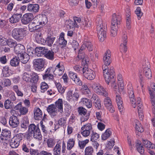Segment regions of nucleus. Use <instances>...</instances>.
<instances>
[{
    "instance_id": "f3484780",
    "label": "nucleus",
    "mask_w": 155,
    "mask_h": 155,
    "mask_svg": "<svg viewBox=\"0 0 155 155\" xmlns=\"http://www.w3.org/2000/svg\"><path fill=\"white\" fill-rule=\"evenodd\" d=\"M33 19L32 14L30 13H26L23 15L21 19V22L23 24L27 25Z\"/></svg>"
},
{
    "instance_id": "dca6fc26",
    "label": "nucleus",
    "mask_w": 155,
    "mask_h": 155,
    "mask_svg": "<svg viewBox=\"0 0 155 155\" xmlns=\"http://www.w3.org/2000/svg\"><path fill=\"white\" fill-rule=\"evenodd\" d=\"M16 110H19L20 114L22 115L26 114L28 112V110L27 107L23 106L21 102H19L14 107Z\"/></svg>"
},
{
    "instance_id": "cd10ccee",
    "label": "nucleus",
    "mask_w": 155,
    "mask_h": 155,
    "mask_svg": "<svg viewBox=\"0 0 155 155\" xmlns=\"http://www.w3.org/2000/svg\"><path fill=\"white\" fill-rule=\"evenodd\" d=\"M1 134L3 137L2 138L1 137V139L3 140L5 138V140H7L10 137L11 133L10 130L5 129L2 130Z\"/></svg>"
},
{
    "instance_id": "13d9d810",
    "label": "nucleus",
    "mask_w": 155,
    "mask_h": 155,
    "mask_svg": "<svg viewBox=\"0 0 155 155\" xmlns=\"http://www.w3.org/2000/svg\"><path fill=\"white\" fill-rule=\"evenodd\" d=\"M19 60L18 59H12L10 61V64L12 66H16L18 65Z\"/></svg>"
},
{
    "instance_id": "338daca9",
    "label": "nucleus",
    "mask_w": 155,
    "mask_h": 155,
    "mask_svg": "<svg viewBox=\"0 0 155 155\" xmlns=\"http://www.w3.org/2000/svg\"><path fill=\"white\" fill-rule=\"evenodd\" d=\"M149 93L150 94V97L151 99L152 104V102H155V93L152 92L151 90H149Z\"/></svg>"
},
{
    "instance_id": "0eeeda50",
    "label": "nucleus",
    "mask_w": 155,
    "mask_h": 155,
    "mask_svg": "<svg viewBox=\"0 0 155 155\" xmlns=\"http://www.w3.org/2000/svg\"><path fill=\"white\" fill-rule=\"evenodd\" d=\"M25 48L23 45L20 44L16 45L14 47V51L16 55L15 57L17 58H27L30 56L31 53H29L30 54H28L25 52Z\"/></svg>"
},
{
    "instance_id": "58836bf2",
    "label": "nucleus",
    "mask_w": 155,
    "mask_h": 155,
    "mask_svg": "<svg viewBox=\"0 0 155 155\" xmlns=\"http://www.w3.org/2000/svg\"><path fill=\"white\" fill-rule=\"evenodd\" d=\"M135 128L136 130L139 132L141 133L144 131V129L142 126L139 121L137 120H136L135 122Z\"/></svg>"
},
{
    "instance_id": "a19ab883",
    "label": "nucleus",
    "mask_w": 155,
    "mask_h": 155,
    "mask_svg": "<svg viewBox=\"0 0 155 155\" xmlns=\"http://www.w3.org/2000/svg\"><path fill=\"white\" fill-rule=\"evenodd\" d=\"M48 147L49 148H52L55 145L56 142L55 140L52 138H49L47 141Z\"/></svg>"
},
{
    "instance_id": "774afa93",
    "label": "nucleus",
    "mask_w": 155,
    "mask_h": 155,
    "mask_svg": "<svg viewBox=\"0 0 155 155\" xmlns=\"http://www.w3.org/2000/svg\"><path fill=\"white\" fill-rule=\"evenodd\" d=\"M7 39L3 37H0V45H5L7 44Z\"/></svg>"
},
{
    "instance_id": "3c124183",
    "label": "nucleus",
    "mask_w": 155,
    "mask_h": 155,
    "mask_svg": "<svg viewBox=\"0 0 155 155\" xmlns=\"http://www.w3.org/2000/svg\"><path fill=\"white\" fill-rule=\"evenodd\" d=\"M40 87L41 92H45L48 87L47 84L45 82H42L41 83Z\"/></svg>"
},
{
    "instance_id": "de8ad7c7",
    "label": "nucleus",
    "mask_w": 155,
    "mask_h": 155,
    "mask_svg": "<svg viewBox=\"0 0 155 155\" xmlns=\"http://www.w3.org/2000/svg\"><path fill=\"white\" fill-rule=\"evenodd\" d=\"M31 80L34 83H35L37 82L39 79V76L38 74L35 72L32 73L31 75Z\"/></svg>"
},
{
    "instance_id": "79ce46f5",
    "label": "nucleus",
    "mask_w": 155,
    "mask_h": 155,
    "mask_svg": "<svg viewBox=\"0 0 155 155\" xmlns=\"http://www.w3.org/2000/svg\"><path fill=\"white\" fill-rule=\"evenodd\" d=\"M13 103L9 99L6 100L4 102V107L6 109H10L13 106Z\"/></svg>"
},
{
    "instance_id": "69168bd1",
    "label": "nucleus",
    "mask_w": 155,
    "mask_h": 155,
    "mask_svg": "<svg viewBox=\"0 0 155 155\" xmlns=\"http://www.w3.org/2000/svg\"><path fill=\"white\" fill-rule=\"evenodd\" d=\"M78 112L81 115L87 113L86 110L83 107H79L78 108Z\"/></svg>"
},
{
    "instance_id": "b1692460",
    "label": "nucleus",
    "mask_w": 155,
    "mask_h": 155,
    "mask_svg": "<svg viewBox=\"0 0 155 155\" xmlns=\"http://www.w3.org/2000/svg\"><path fill=\"white\" fill-rule=\"evenodd\" d=\"M54 105L61 114L63 112V101L61 99H59L55 102Z\"/></svg>"
},
{
    "instance_id": "bf43d9fd",
    "label": "nucleus",
    "mask_w": 155,
    "mask_h": 155,
    "mask_svg": "<svg viewBox=\"0 0 155 155\" xmlns=\"http://www.w3.org/2000/svg\"><path fill=\"white\" fill-rule=\"evenodd\" d=\"M90 62V59H82L81 64L84 66V67H87L88 65Z\"/></svg>"
},
{
    "instance_id": "4be33fe9",
    "label": "nucleus",
    "mask_w": 155,
    "mask_h": 155,
    "mask_svg": "<svg viewBox=\"0 0 155 155\" xmlns=\"http://www.w3.org/2000/svg\"><path fill=\"white\" fill-rule=\"evenodd\" d=\"M9 123L11 126L15 128L18 126L19 124V122L17 117L12 116L9 118Z\"/></svg>"
},
{
    "instance_id": "09e8293b",
    "label": "nucleus",
    "mask_w": 155,
    "mask_h": 155,
    "mask_svg": "<svg viewBox=\"0 0 155 155\" xmlns=\"http://www.w3.org/2000/svg\"><path fill=\"white\" fill-rule=\"evenodd\" d=\"M93 149L91 147H87L85 151V155H93Z\"/></svg>"
},
{
    "instance_id": "393cba45",
    "label": "nucleus",
    "mask_w": 155,
    "mask_h": 155,
    "mask_svg": "<svg viewBox=\"0 0 155 155\" xmlns=\"http://www.w3.org/2000/svg\"><path fill=\"white\" fill-rule=\"evenodd\" d=\"M116 100L118 106V109L120 112H122L124 110L123 105V101L120 96L119 94L116 95Z\"/></svg>"
},
{
    "instance_id": "7ed1b4c3",
    "label": "nucleus",
    "mask_w": 155,
    "mask_h": 155,
    "mask_svg": "<svg viewBox=\"0 0 155 155\" xmlns=\"http://www.w3.org/2000/svg\"><path fill=\"white\" fill-rule=\"evenodd\" d=\"M96 29L98 38L101 42L103 41L106 38V27L104 24H103L102 19L98 17L96 20Z\"/></svg>"
},
{
    "instance_id": "603ef678",
    "label": "nucleus",
    "mask_w": 155,
    "mask_h": 155,
    "mask_svg": "<svg viewBox=\"0 0 155 155\" xmlns=\"http://www.w3.org/2000/svg\"><path fill=\"white\" fill-rule=\"evenodd\" d=\"M43 79L44 80H53L54 79V76L52 74H45L43 76Z\"/></svg>"
},
{
    "instance_id": "2eb2a0df",
    "label": "nucleus",
    "mask_w": 155,
    "mask_h": 155,
    "mask_svg": "<svg viewBox=\"0 0 155 155\" xmlns=\"http://www.w3.org/2000/svg\"><path fill=\"white\" fill-rule=\"evenodd\" d=\"M19 9L16 10V13H15L9 18V21L11 23H16L18 22L20 20L22 14L21 13H19Z\"/></svg>"
},
{
    "instance_id": "37998d69",
    "label": "nucleus",
    "mask_w": 155,
    "mask_h": 155,
    "mask_svg": "<svg viewBox=\"0 0 155 155\" xmlns=\"http://www.w3.org/2000/svg\"><path fill=\"white\" fill-rule=\"evenodd\" d=\"M55 84L58 91L61 94H63L65 92V89L62 87L61 84L59 83L56 82H55Z\"/></svg>"
},
{
    "instance_id": "6ab92c4d",
    "label": "nucleus",
    "mask_w": 155,
    "mask_h": 155,
    "mask_svg": "<svg viewBox=\"0 0 155 155\" xmlns=\"http://www.w3.org/2000/svg\"><path fill=\"white\" fill-rule=\"evenodd\" d=\"M69 76L77 84L81 85L82 84V81L79 78L77 77V74L72 71L69 72Z\"/></svg>"
},
{
    "instance_id": "a211bd4d",
    "label": "nucleus",
    "mask_w": 155,
    "mask_h": 155,
    "mask_svg": "<svg viewBox=\"0 0 155 155\" xmlns=\"http://www.w3.org/2000/svg\"><path fill=\"white\" fill-rule=\"evenodd\" d=\"M150 65L149 63L147 62L145 65H143V72L145 77L148 79L152 77V74L150 69Z\"/></svg>"
},
{
    "instance_id": "5701e85b",
    "label": "nucleus",
    "mask_w": 155,
    "mask_h": 155,
    "mask_svg": "<svg viewBox=\"0 0 155 155\" xmlns=\"http://www.w3.org/2000/svg\"><path fill=\"white\" fill-rule=\"evenodd\" d=\"M37 128H39L38 127H36V126L33 124H31L28 127V133L27 134V139H28L29 138L31 137L33 134L35 133L36 131Z\"/></svg>"
},
{
    "instance_id": "864d4df0",
    "label": "nucleus",
    "mask_w": 155,
    "mask_h": 155,
    "mask_svg": "<svg viewBox=\"0 0 155 155\" xmlns=\"http://www.w3.org/2000/svg\"><path fill=\"white\" fill-rule=\"evenodd\" d=\"M135 13L138 19H140L143 14V13L141 11L140 8L139 7H137L135 11Z\"/></svg>"
},
{
    "instance_id": "e433bc0d",
    "label": "nucleus",
    "mask_w": 155,
    "mask_h": 155,
    "mask_svg": "<svg viewBox=\"0 0 155 155\" xmlns=\"http://www.w3.org/2000/svg\"><path fill=\"white\" fill-rule=\"evenodd\" d=\"M75 140L73 138L70 139L67 142V149L68 150H71L74 146Z\"/></svg>"
},
{
    "instance_id": "ddd939ff",
    "label": "nucleus",
    "mask_w": 155,
    "mask_h": 155,
    "mask_svg": "<svg viewBox=\"0 0 155 155\" xmlns=\"http://www.w3.org/2000/svg\"><path fill=\"white\" fill-rule=\"evenodd\" d=\"M80 96L79 93L77 92H73V91L70 90L67 93L66 98L70 102L77 101Z\"/></svg>"
},
{
    "instance_id": "6e6d98bb",
    "label": "nucleus",
    "mask_w": 155,
    "mask_h": 155,
    "mask_svg": "<svg viewBox=\"0 0 155 155\" xmlns=\"http://www.w3.org/2000/svg\"><path fill=\"white\" fill-rule=\"evenodd\" d=\"M89 141V140L87 139L83 141H80L78 143L79 146L81 149L83 148Z\"/></svg>"
},
{
    "instance_id": "4d7b16f0",
    "label": "nucleus",
    "mask_w": 155,
    "mask_h": 155,
    "mask_svg": "<svg viewBox=\"0 0 155 155\" xmlns=\"http://www.w3.org/2000/svg\"><path fill=\"white\" fill-rule=\"evenodd\" d=\"M99 137V134L95 132H93L91 134V140L93 142L95 141Z\"/></svg>"
},
{
    "instance_id": "f03ea898",
    "label": "nucleus",
    "mask_w": 155,
    "mask_h": 155,
    "mask_svg": "<svg viewBox=\"0 0 155 155\" xmlns=\"http://www.w3.org/2000/svg\"><path fill=\"white\" fill-rule=\"evenodd\" d=\"M47 21V18L45 15H38L35 17L33 21L28 25L29 30L30 32L35 31L44 25Z\"/></svg>"
},
{
    "instance_id": "7c9ffc66",
    "label": "nucleus",
    "mask_w": 155,
    "mask_h": 155,
    "mask_svg": "<svg viewBox=\"0 0 155 155\" xmlns=\"http://www.w3.org/2000/svg\"><path fill=\"white\" fill-rule=\"evenodd\" d=\"M81 90L83 94L87 96H90L91 91L86 85L84 84L82 86Z\"/></svg>"
},
{
    "instance_id": "9b49d317",
    "label": "nucleus",
    "mask_w": 155,
    "mask_h": 155,
    "mask_svg": "<svg viewBox=\"0 0 155 155\" xmlns=\"http://www.w3.org/2000/svg\"><path fill=\"white\" fill-rule=\"evenodd\" d=\"M23 134H19L14 136L12 139L10 144L12 148H15L18 147L20 142L22 140Z\"/></svg>"
},
{
    "instance_id": "0e129e2a",
    "label": "nucleus",
    "mask_w": 155,
    "mask_h": 155,
    "mask_svg": "<svg viewBox=\"0 0 155 155\" xmlns=\"http://www.w3.org/2000/svg\"><path fill=\"white\" fill-rule=\"evenodd\" d=\"M66 118L65 117L61 118L58 121V124L60 126H64L66 123Z\"/></svg>"
},
{
    "instance_id": "f704fd0d",
    "label": "nucleus",
    "mask_w": 155,
    "mask_h": 155,
    "mask_svg": "<svg viewBox=\"0 0 155 155\" xmlns=\"http://www.w3.org/2000/svg\"><path fill=\"white\" fill-rule=\"evenodd\" d=\"M56 68L55 69V71H59V74H62L64 71V68L62 63L59 62L56 66Z\"/></svg>"
},
{
    "instance_id": "4468645a",
    "label": "nucleus",
    "mask_w": 155,
    "mask_h": 155,
    "mask_svg": "<svg viewBox=\"0 0 155 155\" xmlns=\"http://www.w3.org/2000/svg\"><path fill=\"white\" fill-rule=\"evenodd\" d=\"M45 63L43 59H35L33 61V64L36 70H41L44 67Z\"/></svg>"
},
{
    "instance_id": "72a5a7b5",
    "label": "nucleus",
    "mask_w": 155,
    "mask_h": 155,
    "mask_svg": "<svg viewBox=\"0 0 155 155\" xmlns=\"http://www.w3.org/2000/svg\"><path fill=\"white\" fill-rule=\"evenodd\" d=\"M10 71L8 67L5 66L3 68L2 74L3 76L8 77L10 75Z\"/></svg>"
},
{
    "instance_id": "c756f323",
    "label": "nucleus",
    "mask_w": 155,
    "mask_h": 155,
    "mask_svg": "<svg viewBox=\"0 0 155 155\" xmlns=\"http://www.w3.org/2000/svg\"><path fill=\"white\" fill-rule=\"evenodd\" d=\"M53 155H61V145L59 143H57L53 150Z\"/></svg>"
},
{
    "instance_id": "bb28decb",
    "label": "nucleus",
    "mask_w": 155,
    "mask_h": 155,
    "mask_svg": "<svg viewBox=\"0 0 155 155\" xmlns=\"http://www.w3.org/2000/svg\"><path fill=\"white\" fill-rule=\"evenodd\" d=\"M28 10L29 12H35L38 11L39 7L38 4H29L27 6Z\"/></svg>"
},
{
    "instance_id": "aec40b11",
    "label": "nucleus",
    "mask_w": 155,
    "mask_h": 155,
    "mask_svg": "<svg viewBox=\"0 0 155 155\" xmlns=\"http://www.w3.org/2000/svg\"><path fill=\"white\" fill-rule=\"evenodd\" d=\"M47 110L48 113L51 116H54L57 115L58 112V110H57L54 104L49 105L47 108Z\"/></svg>"
},
{
    "instance_id": "6e6552de",
    "label": "nucleus",
    "mask_w": 155,
    "mask_h": 155,
    "mask_svg": "<svg viewBox=\"0 0 155 155\" xmlns=\"http://www.w3.org/2000/svg\"><path fill=\"white\" fill-rule=\"evenodd\" d=\"M94 92L98 94L105 97L107 96L108 93L104 87L97 83H94L91 86Z\"/></svg>"
},
{
    "instance_id": "c03bdc74",
    "label": "nucleus",
    "mask_w": 155,
    "mask_h": 155,
    "mask_svg": "<svg viewBox=\"0 0 155 155\" xmlns=\"http://www.w3.org/2000/svg\"><path fill=\"white\" fill-rule=\"evenodd\" d=\"M2 85L4 87H8L10 86L11 84V82L10 79H4L1 82Z\"/></svg>"
},
{
    "instance_id": "052dcab7",
    "label": "nucleus",
    "mask_w": 155,
    "mask_h": 155,
    "mask_svg": "<svg viewBox=\"0 0 155 155\" xmlns=\"http://www.w3.org/2000/svg\"><path fill=\"white\" fill-rule=\"evenodd\" d=\"M31 75L26 72H25L23 75L22 78L23 80L28 82L30 81V77Z\"/></svg>"
},
{
    "instance_id": "49530a36",
    "label": "nucleus",
    "mask_w": 155,
    "mask_h": 155,
    "mask_svg": "<svg viewBox=\"0 0 155 155\" xmlns=\"http://www.w3.org/2000/svg\"><path fill=\"white\" fill-rule=\"evenodd\" d=\"M55 37H48L46 38V43L49 46H51L55 39Z\"/></svg>"
},
{
    "instance_id": "f257e3e1",
    "label": "nucleus",
    "mask_w": 155,
    "mask_h": 155,
    "mask_svg": "<svg viewBox=\"0 0 155 155\" xmlns=\"http://www.w3.org/2000/svg\"><path fill=\"white\" fill-rule=\"evenodd\" d=\"M128 93L129 97L130 102L132 106L135 108L137 105V106L138 112L139 116L141 120H142L143 117V107L142 104L140 101V98L137 97L136 100L134 98V92L133 89V87L131 84H129L127 86Z\"/></svg>"
},
{
    "instance_id": "473e14b6",
    "label": "nucleus",
    "mask_w": 155,
    "mask_h": 155,
    "mask_svg": "<svg viewBox=\"0 0 155 155\" xmlns=\"http://www.w3.org/2000/svg\"><path fill=\"white\" fill-rule=\"evenodd\" d=\"M58 43L59 45L65 46L67 44V41L64 38V33H61L58 39Z\"/></svg>"
},
{
    "instance_id": "1a4fd4ad",
    "label": "nucleus",
    "mask_w": 155,
    "mask_h": 155,
    "mask_svg": "<svg viewBox=\"0 0 155 155\" xmlns=\"http://www.w3.org/2000/svg\"><path fill=\"white\" fill-rule=\"evenodd\" d=\"M108 66L104 64L103 65L102 67L104 78L105 81H109V78H112L113 76L114 75V68L113 67H111L109 69L107 67Z\"/></svg>"
},
{
    "instance_id": "423d86ee",
    "label": "nucleus",
    "mask_w": 155,
    "mask_h": 155,
    "mask_svg": "<svg viewBox=\"0 0 155 155\" xmlns=\"http://www.w3.org/2000/svg\"><path fill=\"white\" fill-rule=\"evenodd\" d=\"M27 30L25 28H15L12 31V35L17 41H21L25 36Z\"/></svg>"
},
{
    "instance_id": "4c0bfd02",
    "label": "nucleus",
    "mask_w": 155,
    "mask_h": 155,
    "mask_svg": "<svg viewBox=\"0 0 155 155\" xmlns=\"http://www.w3.org/2000/svg\"><path fill=\"white\" fill-rule=\"evenodd\" d=\"M33 134L34 138L39 140H41L42 139V136L40 132L39 128H37L36 131Z\"/></svg>"
},
{
    "instance_id": "2f4dec72",
    "label": "nucleus",
    "mask_w": 155,
    "mask_h": 155,
    "mask_svg": "<svg viewBox=\"0 0 155 155\" xmlns=\"http://www.w3.org/2000/svg\"><path fill=\"white\" fill-rule=\"evenodd\" d=\"M112 132L109 129H107L104 132L102 135L101 139L103 140H106L109 137Z\"/></svg>"
},
{
    "instance_id": "ea45409f",
    "label": "nucleus",
    "mask_w": 155,
    "mask_h": 155,
    "mask_svg": "<svg viewBox=\"0 0 155 155\" xmlns=\"http://www.w3.org/2000/svg\"><path fill=\"white\" fill-rule=\"evenodd\" d=\"M136 147L137 151L139 153L142 154L144 153V148L141 145V143L139 141L137 140Z\"/></svg>"
},
{
    "instance_id": "c9c22d12",
    "label": "nucleus",
    "mask_w": 155,
    "mask_h": 155,
    "mask_svg": "<svg viewBox=\"0 0 155 155\" xmlns=\"http://www.w3.org/2000/svg\"><path fill=\"white\" fill-rule=\"evenodd\" d=\"M81 101L88 108H90L92 107V104L90 100L87 98H84L82 99Z\"/></svg>"
},
{
    "instance_id": "c85d7f7f",
    "label": "nucleus",
    "mask_w": 155,
    "mask_h": 155,
    "mask_svg": "<svg viewBox=\"0 0 155 155\" xmlns=\"http://www.w3.org/2000/svg\"><path fill=\"white\" fill-rule=\"evenodd\" d=\"M142 143L145 147L148 149L150 150L154 147L155 145L147 140H143Z\"/></svg>"
},
{
    "instance_id": "412c9836",
    "label": "nucleus",
    "mask_w": 155,
    "mask_h": 155,
    "mask_svg": "<svg viewBox=\"0 0 155 155\" xmlns=\"http://www.w3.org/2000/svg\"><path fill=\"white\" fill-rule=\"evenodd\" d=\"M109 81H105L106 83L108 84H109L110 83L111 87H113L114 91L116 92V93H117V92L118 90V87L117 85L116 81L115 78H114V76H113L112 78H109Z\"/></svg>"
},
{
    "instance_id": "680f3d73",
    "label": "nucleus",
    "mask_w": 155,
    "mask_h": 155,
    "mask_svg": "<svg viewBox=\"0 0 155 155\" xmlns=\"http://www.w3.org/2000/svg\"><path fill=\"white\" fill-rule=\"evenodd\" d=\"M80 120L81 123L87 121L89 118V116L87 113L81 115Z\"/></svg>"
},
{
    "instance_id": "e2e57ef3",
    "label": "nucleus",
    "mask_w": 155,
    "mask_h": 155,
    "mask_svg": "<svg viewBox=\"0 0 155 155\" xmlns=\"http://www.w3.org/2000/svg\"><path fill=\"white\" fill-rule=\"evenodd\" d=\"M104 103L106 107L109 106L112 104V102L109 97H106L104 99Z\"/></svg>"
},
{
    "instance_id": "8fccbe9b",
    "label": "nucleus",
    "mask_w": 155,
    "mask_h": 155,
    "mask_svg": "<svg viewBox=\"0 0 155 155\" xmlns=\"http://www.w3.org/2000/svg\"><path fill=\"white\" fill-rule=\"evenodd\" d=\"M90 99L91 101L94 102L97 100L100 99L97 95L95 93L92 94L91 92L90 96H87Z\"/></svg>"
},
{
    "instance_id": "39448f33",
    "label": "nucleus",
    "mask_w": 155,
    "mask_h": 155,
    "mask_svg": "<svg viewBox=\"0 0 155 155\" xmlns=\"http://www.w3.org/2000/svg\"><path fill=\"white\" fill-rule=\"evenodd\" d=\"M54 49V48H52L51 50H48L45 47H37L35 49V55L38 57L44 55V57L47 58H54V52L52 50Z\"/></svg>"
},
{
    "instance_id": "5fc2aeb1",
    "label": "nucleus",
    "mask_w": 155,
    "mask_h": 155,
    "mask_svg": "<svg viewBox=\"0 0 155 155\" xmlns=\"http://www.w3.org/2000/svg\"><path fill=\"white\" fill-rule=\"evenodd\" d=\"M7 44L10 47L12 48L13 47H15L17 45L16 42L15 41H14L11 39H8L7 40Z\"/></svg>"
},
{
    "instance_id": "a18cd8bd",
    "label": "nucleus",
    "mask_w": 155,
    "mask_h": 155,
    "mask_svg": "<svg viewBox=\"0 0 155 155\" xmlns=\"http://www.w3.org/2000/svg\"><path fill=\"white\" fill-rule=\"evenodd\" d=\"M67 25L69 26L70 28H73L74 27H78L79 26L78 24L74 23V22L71 20H68L66 21Z\"/></svg>"
},
{
    "instance_id": "9d476101",
    "label": "nucleus",
    "mask_w": 155,
    "mask_h": 155,
    "mask_svg": "<svg viewBox=\"0 0 155 155\" xmlns=\"http://www.w3.org/2000/svg\"><path fill=\"white\" fill-rule=\"evenodd\" d=\"M83 75L84 77L88 80H92L95 77V72L88 67H84L83 69Z\"/></svg>"
},
{
    "instance_id": "20e7f679",
    "label": "nucleus",
    "mask_w": 155,
    "mask_h": 155,
    "mask_svg": "<svg viewBox=\"0 0 155 155\" xmlns=\"http://www.w3.org/2000/svg\"><path fill=\"white\" fill-rule=\"evenodd\" d=\"M121 16L115 13L113 14L112 16L110 30V35L113 37H115L117 35L118 25L121 23Z\"/></svg>"
},
{
    "instance_id": "f8f14e48",
    "label": "nucleus",
    "mask_w": 155,
    "mask_h": 155,
    "mask_svg": "<svg viewBox=\"0 0 155 155\" xmlns=\"http://www.w3.org/2000/svg\"><path fill=\"white\" fill-rule=\"evenodd\" d=\"M81 134L85 137H87L89 136L91 131L92 130V125L89 123H87L83 125L81 128Z\"/></svg>"
},
{
    "instance_id": "a878e982",
    "label": "nucleus",
    "mask_w": 155,
    "mask_h": 155,
    "mask_svg": "<svg viewBox=\"0 0 155 155\" xmlns=\"http://www.w3.org/2000/svg\"><path fill=\"white\" fill-rule=\"evenodd\" d=\"M34 117L36 120H41V119L42 113L41 110L39 108L36 107L35 108L34 111Z\"/></svg>"
}]
</instances>
